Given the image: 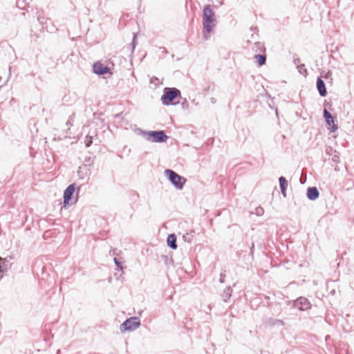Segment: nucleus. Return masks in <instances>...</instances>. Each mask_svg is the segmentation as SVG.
Returning a JSON list of instances; mask_svg holds the SVG:
<instances>
[{"label": "nucleus", "mask_w": 354, "mask_h": 354, "mask_svg": "<svg viewBox=\"0 0 354 354\" xmlns=\"http://www.w3.org/2000/svg\"><path fill=\"white\" fill-rule=\"evenodd\" d=\"M93 72L98 75H104L107 73L109 71V68L104 66L102 63L97 62L93 64Z\"/></svg>", "instance_id": "nucleus-7"}, {"label": "nucleus", "mask_w": 354, "mask_h": 354, "mask_svg": "<svg viewBox=\"0 0 354 354\" xmlns=\"http://www.w3.org/2000/svg\"><path fill=\"white\" fill-rule=\"evenodd\" d=\"M319 192L315 187H309L307 191V196L310 200H315L319 196Z\"/></svg>", "instance_id": "nucleus-10"}, {"label": "nucleus", "mask_w": 354, "mask_h": 354, "mask_svg": "<svg viewBox=\"0 0 354 354\" xmlns=\"http://www.w3.org/2000/svg\"><path fill=\"white\" fill-rule=\"evenodd\" d=\"M75 189V185H73V184L70 185L65 189V191L64 192V205L69 204V203L72 198V196L74 194Z\"/></svg>", "instance_id": "nucleus-5"}, {"label": "nucleus", "mask_w": 354, "mask_h": 354, "mask_svg": "<svg viewBox=\"0 0 354 354\" xmlns=\"http://www.w3.org/2000/svg\"><path fill=\"white\" fill-rule=\"evenodd\" d=\"M176 236L174 234H170L167 238V244L172 248L175 249L176 248Z\"/></svg>", "instance_id": "nucleus-12"}, {"label": "nucleus", "mask_w": 354, "mask_h": 354, "mask_svg": "<svg viewBox=\"0 0 354 354\" xmlns=\"http://www.w3.org/2000/svg\"><path fill=\"white\" fill-rule=\"evenodd\" d=\"M186 179L178 176V189H181L183 185L185 183Z\"/></svg>", "instance_id": "nucleus-15"}, {"label": "nucleus", "mask_w": 354, "mask_h": 354, "mask_svg": "<svg viewBox=\"0 0 354 354\" xmlns=\"http://www.w3.org/2000/svg\"><path fill=\"white\" fill-rule=\"evenodd\" d=\"M149 136L153 142H163L167 138L163 131H151Z\"/></svg>", "instance_id": "nucleus-6"}, {"label": "nucleus", "mask_w": 354, "mask_h": 354, "mask_svg": "<svg viewBox=\"0 0 354 354\" xmlns=\"http://www.w3.org/2000/svg\"><path fill=\"white\" fill-rule=\"evenodd\" d=\"M114 262L116 264V266L120 268V270H122V266H121L120 263L118 261L116 258L114 259Z\"/></svg>", "instance_id": "nucleus-17"}, {"label": "nucleus", "mask_w": 354, "mask_h": 354, "mask_svg": "<svg viewBox=\"0 0 354 354\" xmlns=\"http://www.w3.org/2000/svg\"><path fill=\"white\" fill-rule=\"evenodd\" d=\"M317 88L319 91V94L324 97L327 94L326 88L325 86V84L321 78H318L317 81Z\"/></svg>", "instance_id": "nucleus-8"}, {"label": "nucleus", "mask_w": 354, "mask_h": 354, "mask_svg": "<svg viewBox=\"0 0 354 354\" xmlns=\"http://www.w3.org/2000/svg\"><path fill=\"white\" fill-rule=\"evenodd\" d=\"M165 174L174 185L177 184V182L176 181L177 175L174 171L169 169H166L165 171Z\"/></svg>", "instance_id": "nucleus-11"}, {"label": "nucleus", "mask_w": 354, "mask_h": 354, "mask_svg": "<svg viewBox=\"0 0 354 354\" xmlns=\"http://www.w3.org/2000/svg\"><path fill=\"white\" fill-rule=\"evenodd\" d=\"M279 183L281 192L283 194L286 196V187L288 185V182L284 177L281 176L279 178Z\"/></svg>", "instance_id": "nucleus-13"}, {"label": "nucleus", "mask_w": 354, "mask_h": 354, "mask_svg": "<svg viewBox=\"0 0 354 354\" xmlns=\"http://www.w3.org/2000/svg\"><path fill=\"white\" fill-rule=\"evenodd\" d=\"M85 143L86 147H90L92 144V137L86 136L85 139Z\"/></svg>", "instance_id": "nucleus-16"}, {"label": "nucleus", "mask_w": 354, "mask_h": 354, "mask_svg": "<svg viewBox=\"0 0 354 354\" xmlns=\"http://www.w3.org/2000/svg\"><path fill=\"white\" fill-rule=\"evenodd\" d=\"M177 96V91L175 88L170 90L165 88V94L162 96V102L165 104H169L170 102Z\"/></svg>", "instance_id": "nucleus-3"}, {"label": "nucleus", "mask_w": 354, "mask_h": 354, "mask_svg": "<svg viewBox=\"0 0 354 354\" xmlns=\"http://www.w3.org/2000/svg\"><path fill=\"white\" fill-rule=\"evenodd\" d=\"M214 12L209 6H205L203 9V27L207 32H210L214 26Z\"/></svg>", "instance_id": "nucleus-1"}, {"label": "nucleus", "mask_w": 354, "mask_h": 354, "mask_svg": "<svg viewBox=\"0 0 354 354\" xmlns=\"http://www.w3.org/2000/svg\"><path fill=\"white\" fill-rule=\"evenodd\" d=\"M296 305L301 310H305L310 308V303L305 298L298 299L296 302Z\"/></svg>", "instance_id": "nucleus-9"}, {"label": "nucleus", "mask_w": 354, "mask_h": 354, "mask_svg": "<svg viewBox=\"0 0 354 354\" xmlns=\"http://www.w3.org/2000/svg\"><path fill=\"white\" fill-rule=\"evenodd\" d=\"M140 326V322L139 318L136 317H131L127 319L121 326L120 331L125 333L126 331H132L136 330Z\"/></svg>", "instance_id": "nucleus-2"}, {"label": "nucleus", "mask_w": 354, "mask_h": 354, "mask_svg": "<svg viewBox=\"0 0 354 354\" xmlns=\"http://www.w3.org/2000/svg\"><path fill=\"white\" fill-rule=\"evenodd\" d=\"M254 58L257 60L259 66L263 65L266 60V56L262 55H255Z\"/></svg>", "instance_id": "nucleus-14"}, {"label": "nucleus", "mask_w": 354, "mask_h": 354, "mask_svg": "<svg viewBox=\"0 0 354 354\" xmlns=\"http://www.w3.org/2000/svg\"><path fill=\"white\" fill-rule=\"evenodd\" d=\"M324 116L326 119L327 124L330 127V131L335 132L337 129V127L335 123V120L332 115L326 109H324Z\"/></svg>", "instance_id": "nucleus-4"}]
</instances>
